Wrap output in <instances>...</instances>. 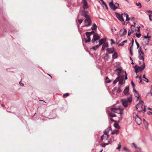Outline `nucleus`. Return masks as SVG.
I'll return each instance as SVG.
<instances>
[{
  "instance_id": "1",
  "label": "nucleus",
  "mask_w": 152,
  "mask_h": 152,
  "mask_svg": "<svg viewBox=\"0 0 152 152\" xmlns=\"http://www.w3.org/2000/svg\"><path fill=\"white\" fill-rule=\"evenodd\" d=\"M110 111L109 113V115L112 117H115L116 115L114 113L120 114L121 115L123 114V109L121 108L120 106L117 107H113L110 108Z\"/></svg>"
},
{
  "instance_id": "2",
  "label": "nucleus",
  "mask_w": 152,
  "mask_h": 152,
  "mask_svg": "<svg viewBox=\"0 0 152 152\" xmlns=\"http://www.w3.org/2000/svg\"><path fill=\"white\" fill-rule=\"evenodd\" d=\"M132 94H129L127 98L121 99V102L124 107H126L130 104V103L132 101Z\"/></svg>"
},
{
  "instance_id": "3",
  "label": "nucleus",
  "mask_w": 152,
  "mask_h": 152,
  "mask_svg": "<svg viewBox=\"0 0 152 152\" xmlns=\"http://www.w3.org/2000/svg\"><path fill=\"white\" fill-rule=\"evenodd\" d=\"M134 95L137 98V100L139 99L140 102L136 106V108L137 109H138V108H142L143 103V102L142 101H141L140 100V96L137 92H135L134 94Z\"/></svg>"
},
{
  "instance_id": "4",
  "label": "nucleus",
  "mask_w": 152,
  "mask_h": 152,
  "mask_svg": "<svg viewBox=\"0 0 152 152\" xmlns=\"http://www.w3.org/2000/svg\"><path fill=\"white\" fill-rule=\"evenodd\" d=\"M133 117L134 118L136 123L138 125H140L141 124V119L135 113H133Z\"/></svg>"
},
{
  "instance_id": "5",
  "label": "nucleus",
  "mask_w": 152,
  "mask_h": 152,
  "mask_svg": "<svg viewBox=\"0 0 152 152\" xmlns=\"http://www.w3.org/2000/svg\"><path fill=\"white\" fill-rule=\"evenodd\" d=\"M109 5L110 8L113 10H115L119 6V4L117 3L114 4L113 1L109 3Z\"/></svg>"
},
{
  "instance_id": "6",
  "label": "nucleus",
  "mask_w": 152,
  "mask_h": 152,
  "mask_svg": "<svg viewBox=\"0 0 152 152\" xmlns=\"http://www.w3.org/2000/svg\"><path fill=\"white\" fill-rule=\"evenodd\" d=\"M85 26L88 27L90 26L91 25L92 23L91 20L90 18H86L84 21Z\"/></svg>"
},
{
  "instance_id": "7",
  "label": "nucleus",
  "mask_w": 152,
  "mask_h": 152,
  "mask_svg": "<svg viewBox=\"0 0 152 152\" xmlns=\"http://www.w3.org/2000/svg\"><path fill=\"white\" fill-rule=\"evenodd\" d=\"M115 14L117 18L121 21L123 24H125V22L122 16L120 15L119 13L117 12H115Z\"/></svg>"
},
{
  "instance_id": "8",
  "label": "nucleus",
  "mask_w": 152,
  "mask_h": 152,
  "mask_svg": "<svg viewBox=\"0 0 152 152\" xmlns=\"http://www.w3.org/2000/svg\"><path fill=\"white\" fill-rule=\"evenodd\" d=\"M100 37L97 34H94L93 39L91 41L93 43L96 40H99Z\"/></svg>"
},
{
  "instance_id": "9",
  "label": "nucleus",
  "mask_w": 152,
  "mask_h": 152,
  "mask_svg": "<svg viewBox=\"0 0 152 152\" xmlns=\"http://www.w3.org/2000/svg\"><path fill=\"white\" fill-rule=\"evenodd\" d=\"M81 15L86 18L90 17L89 15V12L87 11L83 10L81 12Z\"/></svg>"
},
{
  "instance_id": "10",
  "label": "nucleus",
  "mask_w": 152,
  "mask_h": 152,
  "mask_svg": "<svg viewBox=\"0 0 152 152\" xmlns=\"http://www.w3.org/2000/svg\"><path fill=\"white\" fill-rule=\"evenodd\" d=\"M115 72L117 74V75L119 76L121 74H123L124 72L121 68H117L115 70Z\"/></svg>"
},
{
  "instance_id": "11",
  "label": "nucleus",
  "mask_w": 152,
  "mask_h": 152,
  "mask_svg": "<svg viewBox=\"0 0 152 152\" xmlns=\"http://www.w3.org/2000/svg\"><path fill=\"white\" fill-rule=\"evenodd\" d=\"M86 34L87 37V38L85 39V42L86 43H87L90 42L91 41V38L90 37L91 35L88 32H86Z\"/></svg>"
},
{
  "instance_id": "12",
  "label": "nucleus",
  "mask_w": 152,
  "mask_h": 152,
  "mask_svg": "<svg viewBox=\"0 0 152 152\" xmlns=\"http://www.w3.org/2000/svg\"><path fill=\"white\" fill-rule=\"evenodd\" d=\"M107 53L106 54L107 55L108 53H113L114 51V48H107L106 49Z\"/></svg>"
},
{
  "instance_id": "13",
  "label": "nucleus",
  "mask_w": 152,
  "mask_h": 152,
  "mask_svg": "<svg viewBox=\"0 0 152 152\" xmlns=\"http://www.w3.org/2000/svg\"><path fill=\"white\" fill-rule=\"evenodd\" d=\"M143 65L141 66H138L137 65L135 66V67H137L140 71H142L145 67V64L144 62H142Z\"/></svg>"
},
{
  "instance_id": "14",
  "label": "nucleus",
  "mask_w": 152,
  "mask_h": 152,
  "mask_svg": "<svg viewBox=\"0 0 152 152\" xmlns=\"http://www.w3.org/2000/svg\"><path fill=\"white\" fill-rule=\"evenodd\" d=\"M129 88L128 87H126L124 90V93L125 95H126L127 97H128V95L129 94H130L129 93Z\"/></svg>"
},
{
  "instance_id": "15",
  "label": "nucleus",
  "mask_w": 152,
  "mask_h": 152,
  "mask_svg": "<svg viewBox=\"0 0 152 152\" xmlns=\"http://www.w3.org/2000/svg\"><path fill=\"white\" fill-rule=\"evenodd\" d=\"M126 30L125 28H124L123 29H121L120 31V33L122 36L125 35L126 34Z\"/></svg>"
},
{
  "instance_id": "16",
  "label": "nucleus",
  "mask_w": 152,
  "mask_h": 152,
  "mask_svg": "<svg viewBox=\"0 0 152 152\" xmlns=\"http://www.w3.org/2000/svg\"><path fill=\"white\" fill-rule=\"evenodd\" d=\"M111 130V127L107 128L105 130L104 132V134L105 135L107 136H108V133Z\"/></svg>"
},
{
  "instance_id": "17",
  "label": "nucleus",
  "mask_w": 152,
  "mask_h": 152,
  "mask_svg": "<svg viewBox=\"0 0 152 152\" xmlns=\"http://www.w3.org/2000/svg\"><path fill=\"white\" fill-rule=\"evenodd\" d=\"M119 134V130L118 129H115L113 131L111 134L112 135L116 134L117 135Z\"/></svg>"
},
{
  "instance_id": "18",
  "label": "nucleus",
  "mask_w": 152,
  "mask_h": 152,
  "mask_svg": "<svg viewBox=\"0 0 152 152\" xmlns=\"http://www.w3.org/2000/svg\"><path fill=\"white\" fill-rule=\"evenodd\" d=\"M148 33L147 34V36H144V38H146V39H148V41H147V42L145 43V44L146 45H148V43H149V40L150 39V38H151V37L150 36H148Z\"/></svg>"
},
{
  "instance_id": "19",
  "label": "nucleus",
  "mask_w": 152,
  "mask_h": 152,
  "mask_svg": "<svg viewBox=\"0 0 152 152\" xmlns=\"http://www.w3.org/2000/svg\"><path fill=\"white\" fill-rule=\"evenodd\" d=\"M108 46V44L107 43L105 42L104 43L102 46V50H104Z\"/></svg>"
},
{
  "instance_id": "20",
  "label": "nucleus",
  "mask_w": 152,
  "mask_h": 152,
  "mask_svg": "<svg viewBox=\"0 0 152 152\" xmlns=\"http://www.w3.org/2000/svg\"><path fill=\"white\" fill-rule=\"evenodd\" d=\"M83 8L84 9H87L88 8V6L87 3L83 4Z\"/></svg>"
},
{
  "instance_id": "21",
  "label": "nucleus",
  "mask_w": 152,
  "mask_h": 152,
  "mask_svg": "<svg viewBox=\"0 0 152 152\" xmlns=\"http://www.w3.org/2000/svg\"><path fill=\"white\" fill-rule=\"evenodd\" d=\"M106 39L104 38L102 39H100L99 41V46L102 45L104 42H105Z\"/></svg>"
},
{
  "instance_id": "22",
  "label": "nucleus",
  "mask_w": 152,
  "mask_h": 152,
  "mask_svg": "<svg viewBox=\"0 0 152 152\" xmlns=\"http://www.w3.org/2000/svg\"><path fill=\"white\" fill-rule=\"evenodd\" d=\"M138 58L140 60H142L143 61V62L144 61V58L143 57V55H142L141 54H139Z\"/></svg>"
},
{
  "instance_id": "23",
  "label": "nucleus",
  "mask_w": 152,
  "mask_h": 152,
  "mask_svg": "<svg viewBox=\"0 0 152 152\" xmlns=\"http://www.w3.org/2000/svg\"><path fill=\"white\" fill-rule=\"evenodd\" d=\"M118 77H119V80H122V81H123L124 77V75H120L119 76H118Z\"/></svg>"
},
{
  "instance_id": "24",
  "label": "nucleus",
  "mask_w": 152,
  "mask_h": 152,
  "mask_svg": "<svg viewBox=\"0 0 152 152\" xmlns=\"http://www.w3.org/2000/svg\"><path fill=\"white\" fill-rule=\"evenodd\" d=\"M117 53L115 52H114L112 55L113 58V59L116 58H117Z\"/></svg>"
},
{
  "instance_id": "25",
  "label": "nucleus",
  "mask_w": 152,
  "mask_h": 152,
  "mask_svg": "<svg viewBox=\"0 0 152 152\" xmlns=\"http://www.w3.org/2000/svg\"><path fill=\"white\" fill-rule=\"evenodd\" d=\"M108 137V136H104L103 135L101 136V139L102 141L103 140H107V138Z\"/></svg>"
},
{
  "instance_id": "26",
  "label": "nucleus",
  "mask_w": 152,
  "mask_h": 152,
  "mask_svg": "<svg viewBox=\"0 0 152 152\" xmlns=\"http://www.w3.org/2000/svg\"><path fill=\"white\" fill-rule=\"evenodd\" d=\"M97 26L95 23H94L92 26L91 28L93 30H96L97 28Z\"/></svg>"
},
{
  "instance_id": "27",
  "label": "nucleus",
  "mask_w": 152,
  "mask_h": 152,
  "mask_svg": "<svg viewBox=\"0 0 152 152\" xmlns=\"http://www.w3.org/2000/svg\"><path fill=\"white\" fill-rule=\"evenodd\" d=\"M99 47V45H96L93 46L92 47L91 49H93L94 50H96Z\"/></svg>"
},
{
  "instance_id": "28",
  "label": "nucleus",
  "mask_w": 152,
  "mask_h": 152,
  "mask_svg": "<svg viewBox=\"0 0 152 152\" xmlns=\"http://www.w3.org/2000/svg\"><path fill=\"white\" fill-rule=\"evenodd\" d=\"M127 41L126 40H125L121 42V43L119 44V46H123L124 44L125 43H126L127 42Z\"/></svg>"
},
{
  "instance_id": "29",
  "label": "nucleus",
  "mask_w": 152,
  "mask_h": 152,
  "mask_svg": "<svg viewBox=\"0 0 152 152\" xmlns=\"http://www.w3.org/2000/svg\"><path fill=\"white\" fill-rule=\"evenodd\" d=\"M124 14L126 15V21H128L130 20V18L129 17V15L125 12L124 13Z\"/></svg>"
},
{
  "instance_id": "30",
  "label": "nucleus",
  "mask_w": 152,
  "mask_h": 152,
  "mask_svg": "<svg viewBox=\"0 0 152 152\" xmlns=\"http://www.w3.org/2000/svg\"><path fill=\"white\" fill-rule=\"evenodd\" d=\"M119 80V77H117L116 79L113 81V84H115Z\"/></svg>"
},
{
  "instance_id": "31",
  "label": "nucleus",
  "mask_w": 152,
  "mask_h": 152,
  "mask_svg": "<svg viewBox=\"0 0 152 152\" xmlns=\"http://www.w3.org/2000/svg\"><path fill=\"white\" fill-rule=\"evenodd\" d=\"M141 54L142 55L144 54V53L142 50L141 49V48H140L138 50V54Z\"/></svg>"
},
{
  "instance_id": "32",
  "label": "nucleus",
  "mask_w": 152,
  "mask_h": 152,
  "mask_svg": "<svg viewBox=\"0 0 152 152\" xmlns=\"http://www.w3.org/2000/svg\"><path fill=\"white\" fill-rule=\"evenodd\" d=\"M114 126L116 128L119 129V125L117 123H114Z\"/></svg>"
},
{
  "instance_id": "33",
  "label": "nucleus",
  "mask_w": 152,
  "mask_h": 152,
  "mask_svg": "<svg viewBox=\"0 0 152 152\" xmlns=\"http://www.w3.org/2000/svg\"><path fill=\"white\" fill-rule=\"evenodd\" d=\"M105 82L106 83H109L111 82V81L108 77H106L105 79Z\"/></svg>"
},
{
  "instance_id": "34",
  "label": "nucleus",
  "mask_w": 152,
  "mask_h": 152,
  "mask_svg": "<svg viewBox=\"0 0 152 152\" xmlns=\"http://www.w3.org/2000/svg\"><path fill=\"white\" fill-rule=\"evenodd\" d=\"M133 32V31L132 29L131 31H130V30H129L128 33V36H129L130 35V34L131 33H132Z\"/></svg>"
},
{
  "instance_id": "35",
  "label": "nucleus",
  "mask_w": 152,
  "mask_h": 152,
  "mask_svg": "<svg viewBox=\"0 0 152 152\" xmlns=\"http://www.w3.org/2000/svg\"><path fill=\"white\" fill-rule=\"evenodd\" d=\"M136 5L137 6H139V8H141L142 7V5L141 4L140 2H138L137 3H136Z\"/></svg>"
},
{
  "instance_id": "36",
  "label": "nucleus",
  "mask_w": 152,
  "mask_h": 152,
  "mask_svg": "<svg viewBox=\"0 0 152 152\" xmlns=\"http://www.w3.org/2000/svg\"><path fill=\"white\" fill-rule=\"evenodd\" d=\"M136 35L137 37L139 38L141 36V34L140 33H136Z\"/></svg>"
},
{
  "instance_id": "37",
  "label": "nucleus",
  "mask_w": 152,
  "mask_h": 152,
  "mask_svg": "<svg viewBox=\"0 0 152 152\" xmlns=\"http://www.w3.org/2000/svg\"><path fill=\"white\" fill-rule=\"evenodd\" d=\"M121 147V143L119 142L118 144V146L117 147V148L120 150Z\"/></svg>"
},
{
  "instance_id": "38",
  "label": "nucleus",
  "mask_w": 152,
  "mask_h": 152,
  "mask_svg": "<svg viewBox=\"0 0 152 152\" xmlns=\"http://www.w3.org/2000/svg\"><path fill=\"white\" fill-rule=\"evenodd\" d=\"M134 69H135V72L136 73H138L139 72V69H138V68L137 67H135V66Z\"/></svg>"
},
{
  "instance_id": "39",
  "label": "nucleus",
  "mask_w": 152,
  "mask_h": 152,
  "mask_svg": "<svg viewBox=\"0 0 152 152\" xmlns=\"http://www.w3.org/2000/svg\"><path fill=\"white\" fill-rule=\"evenodd\" d=\"M121 91H122V90H121V88L120 87H119L118 88V89L117 90V93H120V92H121Z\"/></svg>"
},
{
  "instance_id": "40",
  "label": "nucleus",
  "mask_w": 152,
  "mask_h": 152,
  "mask_svg": "<svg viewBox=\"0 0 152 152\" xmlns=\"http://www.w3.org/2000/svg\"><path fill=\"white\" fill-rule=\"evenodd\" d=\"M149 18L150 20L152 21V13H151L149 15Z\"/></svg>"
},
{
  "instance_id": "41",
  "label": "nucleus",
  "mask_w": 152,
  "mask_h": 152,
  "mask_svg": "<svg viewBox=\"0 0 152 152\" xmlns=\"http://www.w3.org/2000/svg\"><path fill=\"white\" fill-rule=\"evenodd\" d=\"M83 19H80L78 20V21L80 24L83 21Z\"/></svg>"
},
{
  "instance_id": "42",
  "label": "nucleus",
  "mask_w": 152,
  "mask_h": 152,
  "mask_svg": "<svg viewBox=\"0 0 152 152\" xmlns=\"http://www.w3.org/2000/svg\"><path fill=\"white\" fill-rule=\"evenodd\" d=\"M110 143V142L108 141L107 143H104V145L102 146V147H105L106 145H109Z\"/></svg>"
},
{
  "instance_id": "43",
  "label": "nucleus",
  "mask_w": 152,
  "mask_h": 152,
  "mask_svg": "<svg viewBox=\"0 0 152 152\" xmlns=\"http://www.w3.org/2000/svg\"><path fill=\"white\" fill-rule=\"evenodd\" d=\"M135 42L136 44V45L137 46V48H139V47H140L139 44L138 43V42L136 41V40H135Z\"/></svg>"
},
{
  "instance_id": "44",
  "label": "nucleus",
  "mask_w": 152,
  "mask_h": 152,
  "mask_svg": "<svg viewBox=\"0 0 152 152\" xmlns=\"http://www.w3.org/2000/svg\"><path fill=\"white\" fill-rule=\"evenodd\" d=\"M111 42V44L112 45L113 44H115V42L114 41V40L112 39H110Z\"/></svg>"
},
{
  "instance_id": "45",
  "label": "nucleus",
  "mask_w": 152,
  "mask_h": 152,
  "mask_svg": "<svg viewBox=\"0 0 152 152\" xmlns=\"http://www.w3.org/2000/svg\"><path fill=\"white\" fill-rule=\"evenodd\" d=\"M109 58V56L107 54V55L106 56H105L104 57V59L107 60H108Z\"/></svg>"
},
{
  "instance_id": "46",
  "label": "nucleus",
  "mask_w": 152,
  "mask_h": 152,
  "mask_svg": "<svg viewBox=\"0 0 152 152\" xmlns=\"http://www.w3.org/2000/svg\"><path fill=\"white\" fill-rule=\"evenodd\" d=\"M131 84L132 85V86L133 87V88L135 86V85L134 84V83L133 82V81H132L131 82Z\"/></svg>"
},
{
  "instance_id": "47",
  "label": "nucleus",
  "mask_w": 152,
  "mask_h": 152,
  "mask_svg": "<svg viewBox=\"0 0 152 152\" xmlns=\"http://www.w3.org/2000/svg\"><path fill=\"white\" fill-rule=\"evenodd\" d=\"M102 4L104 5V6H105V7H107V4L105 2H104L103 1H102Z\"/></svg>"
},
{
  "instance_id": "48",
  "label": "nucleus",
  "mask_w": 152,
  "mask_h": 152,
  "mask_svg": "<svg viewBox=\"0 0 152 152\" xmlns=\"http://www.w3.org/2000/svg\"><path fill=\"white\" fill-rule=\"evenodd\" d=\"M111 137L113 139V141L115 140H116V139H117L116 136L114 137L113 136H112Z\"/></svg>"
},
{
  "instance_id": "49",
  "label": "nucleus",
  "mask_w": 152,
  "mask_h": 152,
  "mask_svg": "<svg viewBox=\"0 0 152 152\" xmlns=\"http://www.w3.org/2000/svg\"><path fill=\"white\" fill-rule=\"evenodd\" d=\"M144 79H145L144 80H144L147 83L148 82L149 80H148V79L146 77Z\"/></svg>"
},
{
  "instance_id": "50",
  "label": "nucleus",
  "mask_w": 152,
  "mask_h": 152,
  "mask_svg": "<svg viewBox=\"0 0 152 152\" xmlns=\"http://www.w3.org/2000/svg\"><path fill=\"white\" fill-rule=\"evenodd\" d=\"M141 78L142 77H141V76H140L139 77V83H141L142 81Z\"/></svg>"
},
{
  "instance_id": "51",
  "label": "nucleus",
  "mask_w": 152,
  "mask_h": 152,
  "mask_svg": "<svg viewBox=\"0 0 152 152\" xmlns=\"http://www.w3.org/2000/svg\"><path fill=\"white\" fill-rule=\"evenodd\" d=\"M133 45H132L129 49V50H133Z\"/></svg>"
},
{
  "instance_id": "52",
  "label": "nucleus",
  "mask_w": 152,
  "mask_h": 152,
  "mask_svg": "<svg viewBox=\"0 0 152 152\" xmlns=\"http://www.w3.org/2000/svg\"><path fill=\"white\" fill-rule=\"evenodd\" d=\"M124 150H125V151H129V150L128 149H127V148L126 147H124Z\"/></svg>"
},
{
  "instance_id": "53",
  "label": "nucleus",
  "mask_w": 152,
  "mask_h": 152,
  "mask_svg": "<svg viewBox=\"0 0 152 152\" xmlns=\"http://www.w3.org/2000/svg\"><path fill=\"white\" fill-rule=\"evenodd\" d=\"M116 30V29L114 28H111V31L113 32H114Z\"/></svg>"
},
{
  "instance_id": "54",
  "label": "nucleus",
  "mask_w": 152,
  "mask_h": 152,
  "mask_svg": "<svg viewBox=\"0 0 152 152\" xmlns=\"http://www.w3.org/2000/svg\"><path fill=\"white\" fill-rule=\"evenodd\" d=\"M82 3L83 4H84V3H87V1H86V0H82Z\"/></svg>"
},
{
  "instance_id": "55",
  "label": "nucleus",
  "mask_w": 152,
  "mask_h": 152,
  "mask_svg": "<svg viewBox=\"0 0 152 152\" xmlns=\"http://www.w3.org/2000/svg\"><path fill=\"white\" fill-rule=\"evenodd\" d=\"M148 114L149 115H151L152 114V112L149 111L148 112Z\"/></svg>"
},
{
  "instance_id": "56",
  "label": "nucleus",
  "mask_w": 152,
  "mask_h": 152,
  "mask_svg": "<svg viewBox=\"0 0 152 152\" xmlns=\"http://www.w3.org/2000/svg\"><path fill=\"white\" fill-rule=\"evenodd\" d=\"M125 79L127 80V75L126 72H125Z\"/></svg>"
},
{
  "instance_id": "57",
  "label": "nucleus",
  "mask_w": 152,
  "mask_h": 152,
  "mask_svg": "<svg viewBox=\"0 0 152 152\" xmlns=\"http://www.w3.org/2000/svg\"><path fill=\"white\" fill-rule=\"evenodd\" d=\"M69 94L68 93H66L65 94H64L63 95V96H69Z\"/></svg>"
},
{
  "instance_id": "58",
  "label": "nucleus",
  "mask_w": 152,
  "mask_h": 152,
  "mask_svg": "<svg viewBox=\"0 0 152 152\" xmlns=\"http://www.w3.org/2000/svg\"><path fill=\"white\" fill-rule=\"evenodd\" d=\"M119 83L120 84H121L122 85L123 83V81H122V80H119Z\"/></svg>"
},
{
  "instance_id": "59",
  "label": "nucleus",
  "mask_w": 152,
  "mask_h": 152,
  "mask_svg": "<svg viewBox=\"0 0 152 152\" xmlns=\"http://www.w3.org/2000/svg\"><path fill=\"white\" fill-rule=\"evenodd\" d=\"M133 50H130V54H131V55L132 56L133 55V52H132Z\"/></svg>"
},
{
  "instance_id": "60",
  "label": "nucleus",
  "mask_w": 152,
  "mask_h": 152,
  "mask_svg": "<svg viewBox=\"0 0 152 152\" xmlns=\"http://www.w3.org/2000/svg\"><path fill=\"white\" fill-rule=\"evenodd\" d=\"M89 33L91 35L92 34H94V31H92L91 32H89Z\"/></svg>"
},
{
  "instance_id": "61",
  "label": "nucleus",
  "mask_w": 152,
  "mask_h": 152,
  "mask_svg": "<svg viewBox=\"0 0 152 152\" xmlns=\"http://www.w3.org/2000/svg\"><path fill=\"white\" fill-rule=\"evenodd\" d=\"M137 28H138V30H137V31L138 32H140V26H139L138 27H137Z\"/></svg>"
},
{
  "instance_id": "62",
  "label": "nucleus",
  "mask_w": 152,
  "mask_h": 152,
  "mask_svg": "<svg viewBox=\"0 0 152 152\" xmlns=\"http://www.w3.org/2000/svg\"><path fill=\"white\" fill-rule=\"evenodd\" d=\"M110 120L112 121H115L112 118H110Z\"/></svg>"
},
{
  "instance_id": "63",
  "label": "nucleus",
  "mask_w": 152,
  "mask_h": 152,
  "mask_svg": "<svg viewBox=\"0 0 152 152\" xmlns=\"http://www.w3.org/2000/svg\"><path fill=\"white\" fill-rule=\"evenodd\" d=\"M133 88V91L134 92V93L135 92H137L136 90L134 88H134Z\"/></svg>"
},
{
  "instance_id": "64",
  "label": "nucleus",
  "mask_w": 152,
  "mask_h": 152,
  "mask_svg": "<svg viewBox=\"0 0 152 152\" xmlns=\"http://www.w3.org/2000/svg\"><path fill=\"white\" fill-rule=\"evenodd\" d=\"M148 95H150L151 96H152V92L148 93Z\"/></svg>"
}]
</instances>
